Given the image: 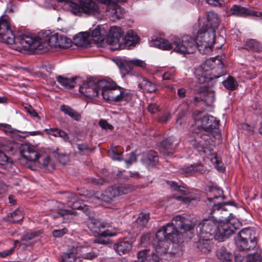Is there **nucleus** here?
<instances>
[{"mask_svg": "<svg viewBox=\"0 0 262 262\" xmlns=\"http://www.w3.org/2000/svg\"><path fill=\"white\" fill-rule=\"evenodd\" d=\"M59 38L57 33L47 35L43 38L31 34H22L15 37L11 28L10 18L5 15L0 17V41L15 45L17 51L24 49L41 53L48 50V46L63 47L59 44Z\"/></svg>", "mask_w": 262, "mask_h": 262, "instance_id": "f257e3e1", "label": "nucleus"}, {"mask_svg": "<svg viewBox=\"0 0 262 262\" xmlns=\"http://www.w3.org/2000/svg\"><path fill=\"white\" fill-rule=\"evenodd\" d=\"M225 72L224 64L219 56L206 59L200 65L195 72L196 82L199 85L194 90V102L202 100L207 105H211L215 100V94L213 91L209 90L208 83L213 78L222 76Z\"/></svg>", "mask_w": 262, "mask_h": 262, "instance_id": "f03ea898", "label": "nucleus"}, {"mask_svg": "<svg viewBox=\"0 0 262 262\" xmlns=\"http://www.w3.org/2000/svg\"><path fill=\"white\" fill-rule=\"evenodd\" d=\"M194 224L188 219L178 215L173 218L172 223H168L166 226H162L157 232L154 240L153 246L157 251L160 253H167L168 242L177 243L181 237V234L177 229L180 228L184 231H190Z\"/></svg>", "mask_w": 262, "mask_h": 262, "instance_id": "7ed1b4c3", "label": "nucleus"}, {"mask_svg": "<svg viewBox=\"0 0 262 262\" xmlns=\"http://www.w3.org/2000/svg\"><path fill=\"white\" fill-rule=\"evenodd\" d=\"M205 31H206V29H203V28L199 30L195 39L188 36H185L183 37L182 39L176 38L170 43L165 39L157 38L151 41L150 46L165 50H173L174 51L182 54H192L195 52L197 49H198L201 53L207 54L212 51V48L214 43L215 38L213 39L212 42L210 43H210H208L210 51L203 52V50H201V48L204 49L203 47L206 46L204 43L206 42V41L207 39L203 37L201 39L202 41L199 42V41H198V37L200 32H204Z\"/></svg>", "mask_w": 262, "mask_h": 262, "instance_id": "20e7f679", "label": "nucleus"}, {"mask_svg": "<svg viewBox=\"0 0 262 262\" xmlns=\"http://www.w3.org/2000/svg\"><path fill=\"white\" fill-rule=\"evenodd\" d=\"M103 98L114 101H128L132 98L131 94L126 90L117 86L114 82L101 80L99 83Z\"/></svg>", "mask_w": 262, "mask_h": 262, "instance_id": "39448f33", "label": "nucleus"}, {"mask_svg": "<svg viewBox=\"0 0 262 262\" xmlns=\"http://www.w3.org/2000/svg\"><path fill=\"white\" fill-rule=\"evenodd\" d=\"M203 111L195 110L192 114V117L195 122L199 123L202 129L200 130L211 134L215 138L221 137V133L218 128L219 120L212 116L205 115L202 117Z\"/></svg>", "mask_w": 262, "mask_h": 262, "instance_id": "423d86ee", "label": "nucleus"}, {"mask_svg": "<svg viewBox=\"0 0 262 262\" xmlns=\"http://www.w3.org/2000/svg\"><path fill=\"white\" fill-rule=\"evenodd\" d=\"M239 222L236 219L234 218L232 213L229 216H221L219 217L216 231V237L215 239L222 241L224 238H228L239 228Z\"/></svg>", "mask_w": 262, "mask_h": 262, "instance_id": "0eeeda50", "label": "nucleus"}, {"mask_svg": "<svg viewBox=\"0 0 262 262\" xmlns=\"http://www.w3.org/2000/svg\"><path fill=\"white\" fill-rule=\"evenodd\" d=\"M207 24L205 27L206 31H205L204 32H200L198 37V41L199 42L202 41L201 39L203 37L208 39L204 43L206 46L203 47L204 49L202 48L201 49L203 50V52L210 51V48L208 47L209 45L207 43L210 44L212 42L215 37V30L218 28L220 24V20L217 14L213 11H209L207 13Z\"/></svg>", "mask_w": 262, "mask_h": 262, "instance_id": "6e6552de", "label": "nucleus"}, {"mask_svg": "<svg viewBox=\"0 0 262 262\" xmlns=\"http://www.w3.org/2000/svg\"><path fill=\"white\" fill-rule=\"evenodd\" d=\"M189 142L199 152L208 154L213 150V145L210 134L200 130V128L192 133V136Z\"/></svg>", "mask_w": 262, "mask_h": 262, "instance_id": "1a4fd4ad", "label": "nucleus"}, {"mask_svg": "<svg viewBox=\"0 0 262 262\" xmlns=\"http://www.w3.org/2000/svg\"><path fill=\"white\" fill-rule=\"evenodd\" d=\"M235 240L237 248L241 251L253 250L257 245L255 231L251 228L242 229Z\"/></svg>", "mask_w": 262, "mask_h": 262, "instance_id": "9d476101", "label": "nucleus"}, {"mask_svg": "<svg viewBox=\"0 0 262 262\" xmlns=\"http://www.w3.org/2000/svg\"><path fill=\"white\" fill-rule=\"evenodd\" d=\"M223 191L219 188L215 187L211 189L210 192L207 194V200L209 202V205L212 207L210 214H215L216 215L223 214L224 216H228L227 210L225 206L227 204L233 205L234 203L233 202H228L226 203L214 202V200L218 199L222 196Z\"/></svg>", "mask_w": 262, "mask_h": 262, "instance_id": "9b49d317", "label": "nucleus"}, {"mask_svg": "<svg viewBox=\"0 0 262 262\" xmlns=\"http://www.w3.org/2000/svg\"><path fill=\"white\" fill-rule=\"evenodd\" d=\"M219 218L209 216L204 219L196 227L199 236L206 238L216 237Z\"/></svg>", "mask_w": 262, "mask_h": 262, "instance_id": "f8f14e48", "label": "nucleus"}, {"mask_svg": "<svg viewBox=\"0 0 262 262\" xmlns=\"http://www.w3.org/2000/svg\"><path fill=\"white\" fill-rule=\"evenodd\" d=\"M130 190V187L126 185H114L108 187L103 193H96L92 198V200L110 202L116 197L128 193Z\"/></svg>", "mask_w": 262, "mask_h": 262, "instance_id": "ddd939ff", "label": "nucleus"}, {"mask_svg": "<svg viewBox=\"0 0 262 262\" xmlns=\"http://www.w3.org/2000/svg\"><path fill=\"white\" fill-rule=\"evenodd\" d=\"M87 226L92 232L101 237H111L116 235L109 229L110 226L108 223L99 220L91 219L88 221Z\"/></svg>", "mask_w": 262, "mask_h": 262, "instance_id": "4468645a", "label": "nucleus"}, {"mask_svg": "<svg viewBox=\"0 0 262 262\" xmlns=\"http://www.w3.org/2000/svg\"><path fill=\"white\" fill-rule=\"evenodd\" d=\"M123 35V32L120 27L114 26L110 28L106 41L112 46V51L124 49V45L120 42Z\"/></svg>", "mask_w": 262, "mask_h": 262, "instance_id": "2eb2a0df", "label": "nucleus"}, {"mask_svg": "<svg viewBox=\"0 0 262 262\" xmlns=\"http://www.w3.org/2000/svg\"><path fill=\"white\" fill-rule=\"evenodd\" d=\"M100 80L90 79L83 82L79 88V92L88 98H93L98 96L99 90L101 89L99 83Z\"/></svg>", "mask_w": 262, "mask_h": 262, "instance_id": "dca6fc26", "label": "nucleus"}, {"mask_svg": "<svg viewBox=\"0 0 262 262\" xmlns=\"http://www.w3.org/2000/svg\"><path fill=\"white\" fill-rule=\"evenodd\" d=\"M69 197L71 198V200L69 202L72 203V205H70L71 207H72V209H59L58 210V213L59 215H60L62 216L66 215H75L76 212L75 210V209L82 210L86 215H90L91 210L89 207L86 205H84L83 206H82L81 205H79L78 203L76 202L77 198L75 194H71ZM69 205H70V204Z\"/></svg>", "mask_w": 262, "mask_h": 262, "instance_id": "f3484780", "label": "nucleus"}, {"mask_svg": "<svg viewBox=\"0 0 262 262\" xmlns=\"http://www.w3.org/2000/svg\"><path fill=\"white\" fill-rule=\"evenodd\" d=\"M119 69L124 71L126 73L129 74L134 67H137L141 68H145V62L142 60L134 59L130 60H120L117 62Z\"/></svg>", "mask_w": 262, "mask_h": 262, "instance_id": "a211bd4d", "label": "nucleus"}, {"mask_svg": "<svg viewBox=\"0 0 262 262\" xmlns=\"http://www.w3.org/2000/svg\"><path fill=\"white\" fill-rule=\"evenodd\" d=\"M231 14L238 17H247L248 16H260L261 12H255L249 10L240 5H234L230 9Z\"/></svg>", "mask_w": 262, "mask_h": 262, "instance_id": "6ab92c4d", "label": "nucleus"}, {"mask_svg": "<svg viewBox=\"0 0 262 262\" xmlns=\"http://www.w3.org/2000/svg\"><path fill=\"white\" fill-rule=\"evenodd\" d=\"M155 249H156L155 248ZM156 253L150 250H144L138 253V258L140 262H159V255L162 253H158L155 249Z\"/></svg>", "mask_w": 262, "mask_h": 262, "instance_id": "aec40b11", "label": "nucleus"}, {"mask_svg": "<svg viewBox=\"0 0 262 262\" xmlns=\"http://www.w3.org/2000/svg\"><path fill=\"white\" fill-rule=\"evenodd\" d=\"M82 12L89 15L99 13V10L96 3L93 0H79Z\"/></svg>", "mask_w": 262, "mask_h": 262, "instance_id": "412c9836", "label": "nucleus"}, {"mask_svg": "<svg viewBox=\"0 0 262 262\" xmlns=\"http://www.w3.org/2000/svg\"><path fill=\"white\" fill-rule=\"evenodd\" d=\"M141 161L145 166L150 168L158 163L159 157L156 151L149 150L143 154Z\"/></svg>", "mask_w": 262, "mask_h": 262, "instance_id": "4be33fe9", "label": "nucleus"}, {"mask_svg": "<svg viewBox=\"0 0 262 262\" xmlns=\"http://www.w3.org/2000/svg\"><path fill=\"white\" fill-rule=\"evenodd\" d=\"M138 88L142 92L152 93L156 91L155 84L141 76L137 77Z\"/></svg>", "mask_w": 262, "mask_h": 262, "instance_id": "5701e85b", "label": "nucleus"}, {"mask_svg": "<svg viewBox=\"0 0 262 262\" xmlns=\"http://www.w3.org/2000/svg\"><path fill=\"white\" fill-rule=\"evenodd\" d=\"M20 152L21 156L28 161H36L40 157L36 150L27 144L21 145Z\"/></svg>", "mask_w": 262, "mask_h": 262, "instance_id": "b1692460", "label": "nucleus"}, {"mask_svg": "<svg viewBox=\"0 0 262 262\" xmlns=\"http://www.w3.org/2000/svg\"><path fill=\"white\" fill-rule=\"evenodd\" d=\"M206 170L204 166L200 164L190 165L185 166L179 170V172L184 175L185 177L193 174L195 172H200L201 173H205Z\"/></svg>", "mask_w": 262, "mask_h": 262, "instance_id": "393cba45", "label": "nucleus"}, {"mask_svg": "<svg viewBox=\"0 0 262 262\" xmlns=\"http://www.w3.org/2000/svg\"><path fill=\"white\" fill-rule=\"evenodd\" d=\"M81 260L78 247H73L62 255L61 262H78Z\"/></svg>", "mask_w": 262, "mask_h": 262, "instance_id": "a878e982", "label": "nucleus"}, {"mask_svg": "<svg viewBox=\"0 0 262 262\" xmlns=\"http://www.w3.org/2000/svg\"><path fill=\"white\" fill-rule=\"evenodd\" d=\"M132 248V243L127 240H120L114 245V249L120 255L128 253Z\"/></svg>", "mask_w": 262, "mask_h": 262, "instance_id": "bb28decb", "label": "nucleus"}, {"mask_svg": "<svg viewBox=\"0 0 262 262\" xmlns=\"http://www.w3.org/2000/svg\"><path fill=\"white\" fill-rule=\"evenodd\" d=\"M212 238H206L199 236L197 243L198 249L203 253L207 254L211 251L213 247Z\"/></svg>", "mask_w": 262, "mask_h": 262, "instance_id": "cd10ccee", "label": "nucleus"}, {"mask_svg": "<svg viewBox=\"0 0 262 262\" xmlns=\"http://www.w3.org/2000/svg\"><path fill=\"white\" fill-rule=\"evenodd\" d=\"M174 142V138L173 137L165 139L160 143L159 150L165 155L172 154L173 151V144Z\"/></svg>", "mask_w": 262, "mask_h": 262, "instance_id": "c85d7f7f", "label": "nucleus"}, {"mask_svg": "<svg viewBox=\"0 0 262 262\" xmlns=\"http://www.w3.org/2000/svg\"><path fill=\"white\" fill-rule=\"evenodd\" d=\"M138 36L135 32L132 30L128 31L124 37L121 39V40L123 41L122 44L124 45V49L126 47H130L136 45L138 41Z\"/></svg>", "mask_w": 262, "mask_h": 262, "instance_id": "c756f323", "label": "nucleus"}, {"mask_svg": "<svg viewBox=\"0 0 262 262\" xmlns=\"http://www.w3.org/2000/svg\"><path fill=\"white\" fill-rule=\"evenodd\" d=\"M106 31L103 27L98 26L93 30L90 37L96 43H101L104 41L105 37Z\"/></svg>", "mask_w": 262, "mask_h": 262, "instance_id": "7c9ffc66", "label": "nucleus"}, {"mask_svg": "<svg viewBox=\"0 0 262 262\" xmlns=\"http://www.w3.org/2000/svg\"><path fill=\"white\" fill-rule=\"evenodd\" d=\"M90 35L87 32H81L74 37V41L77 46L86 48L89 45Z\"/></svg>", "mask_w": 262, "mask_h": 262, "instance_id": "2f4dec72", "label": "nucleus"}, {"mask_svg": "<svg viewBox=\"0 0 262 262\" xmlns=\"http://www.w3.org/2000/svg\"><path fill=\"white\" fill-rule=\"evenodd\" d=\"M60 110L65 115H67L70 117L74 119L76 121L80 120L81 116L80 114L73 109L72 107L66 105H61L60 106Z\"/></svg>", "mask_w": 262, "mask_h": 262, "instance_id": "473e14b6", "label": "nucleus"}, {"mask_svg": "<svg viewBox=\"0 0 262 262\" xmlns=\"http://www.w3.org/2000/svg\"><path fill=\"white\" fill-rule=\"evenodd\" d=\"M76 77L68 78L61 76H58L56 77L57 82L66 89H71L74 88L76 84Z\"/></svg>", "mask_w": 262, "mask_h": 262, "instance_id": "72a5a7b5", "label": "nucleus"}, {"mask_svg": "<svg viewBox=\"0 0 262 262\" xmlns=\"http://www.w3.org/2000/svg\"><path fill=\"white\" fill-rule=\"evenodd\" d=\"M78 248L80 258L92 260L98 256V254L94 251L88 252L87 248L84 247H79Z\"/></svg>", "mask_w": 262, "mask_h": 262, "instance_id": "f704fd0d", "label": "nucleus"}, {"mask_svg": "<svg viewBox=\"0 0 262 262\" xmlns=\"http://www.w3.org/2000/svg\"><path fill=\"white\" fill-rule=\"evenodd\" d=\"M149 218V213L141 212L139 214L135 224L137 225V228L141 229L147 224Z\"/></svg>", "mask_w": 262, "mask_h": 262, "instance_id": "c9c22d12", "label": "nucleus"}, {"mask_svg": "<svg viewBox=\"0 0 262 262\" xmlns=\"http://www.w3.org/2000/svg\"><path fill=\"white\" fill-rule=\"evenodd\" d=\"M24 218L23 213L20 209H16L13 212L8 215L6 218V221L11 223H16L21 221Z\"/></svg>", "mask_w": 262, "mask_h": 262, "instance_id": "e433bc0d", "label": "nucleus"}, {"mask_svg": "<svg viewBox=\"0 0 262 262\" xmlns=\"http://www.w3.org/2000/svg\"><path fill=\"white\" fill-rule=\"evenodd\" d=\"M122 153L123 152L117 146L111 147L108 151V154L113 160H123V158Z\"/></svg>", "mask_w": 262, "mask_h": 262, "instance_id": "4c0bfd02", "label": "nucleus"}, {"mask_svg": "<svg viewBox=\"0 0 262 262\" xmlns=\"http://www.w3.org/2000/svg\"><path fill=\"white\" fill-rule=\"evenodd\" d=\"M245 48L247 50L258 51L260 48V45L259 43L255 40L250 39L246 41Z\"/></svg>", "mask_w": 262, "mask_h": 262, "instance_id": "58836bf2", "label": "nucleus"}, {"mask_svg": "<svg viewBox=\"0 0 262 262\" xmlns=\"http://www.w3.org/2000/svg\"><path fill=\"white\" fill-rule=\"evenodd\" d=\"M223 85L228 90L233 91L236 89L238 83L236 80L232 77L229 76L223 82Z\"/></svg>", "mask_w": 262, "mask_h": 262, "instance_id": "ea45409f", "label": "nucleus"}, {"mask_svg": "<svg viewBox=\"0 0 262 262\" xmlns=\"http://www.w3.org/2000/svg\"><path fill=\"white\" fill-rule=\"evenodd\" d=\"M167 183L170 188L173 189L174 190L180 192L184 195H186L189 193L188 190L186 189L183 186L178 185L177 183L173 181H167Z\"/></svg>", "mask_w": 262, "mask_h": 262, "instance_id": "a19ab883", "label": "nucleus"}, {"mask_svg": "<svg viewBox=\"0 0 262 262\" xmlns=\"http://www.w3.org/2000/svg\"><path fill=\"white\" fill-rule=\"evenodd\" d=\"M69 6L72 13L78 16L81 15L82 12L80 5H79L78 4L71 1L69 4Z\"/></svg>", "mask_w": 262, "mask_h": 262, "instance_id": "79ce46f5", "label": "nucleus"}, {"mask_svg": "<svg viewBox=\"0 0 262 262\" xmlns=\"http://www.w3.org/2000/svg\"><path fill=\"white\" fill-rule=\"evenodd\" d=\"M217 255L223 262H228L231 260V254L224 250H220L217 252Z\"/></svg>", "mask_w": 262, "mask_h": 262, "instance_id": "37998d69", "label": "nucleus"}, {"mask_svg": "<svg viewBox=\"0 0 262 262\" xmlns=\"http://www.w3.org/2000/svg\"><path fill=\"white\" fill-rule=\"evenodd\" d=\"M211 162L216 167L218 171L223 172L224 170V167L222 161H221L217 156H214L211 159Z\"/></svg>", "mask_w": 262, "mask_h": 262, "instance_id": "c03bdc74", "label": "nucleus"}, {"mask_svg": "<svg viewBox=\"0 0 262 262\" xmlns=\"http://www.w3.org/2000/svg\"><path fill=\"white\" fill-rule=\"evenodd\" d=\"M248 262H262L261 257L258 250L255 253L248 255Z\"/></svg>", "mask_w": 262, "mask_h": 262, "instance_id": "a18cd8bd", "label": "nucleus"}, {"mask_svg": "<svg viewBox=\"0 0 262 262\" xmlns=\"http://www.w3.org/2000/svg\"><path fill=\"white\" fill-rule=\"evenodd\" d=\"M71 42L70 39L66 36L59 35V43L63 45V47H58V48L62 49L68 48L70 46Z\"/></svg>", "mask_w": 262, "mask_h": 262, "instance_id": "49530a36", "label": "nucleus"}, {"mask_svg": "<svg viewBox=\"0 0 262 262\" xmlns=\"http://www.w3.org/2000/svg\"><path fill=\"white\" fill-rule=\"evenodd\" d=\"M206 3L212 6L216 7H222L225 5L224 0H205Z\"/></svg>", "mask_w": 262, "mask_h": 262, "instance_id": "de8ad7c7", "label": "nucleus"}, {"mask_svg": "<svg viewBox=\"0 0 262 262\" xmlns=\"http://www.w3.org/2000/svg\"><path fill=\"white\" fill-rule=\"evenodd\" d=\"M61 129L53 127L49 128H46L44 129V131L48 135H52L55 137H58L59 132Z\"/></svg>", "mask_w": 262, "mask_h": 262, "instance_id": "09e8293b", "label": "nucleus"}, {"mask_svg": "<svg viewBox=\"0 0 262 262\" xmlns=\"http://www.w3.org/2000/svg\"><path fill=\"white\" fill-rule=\"evenodd\" d=\"M37 236V234L36 232L27 233L22 236L21 240L22 241L28 242L34 239Z\"/></svg>", "mask_w": 262, "mask_h": 262, "instance_id": "8fccbe9b", "label": "nucleus"}, {"mask_svg": "<svg viewBox=\"0 0 262 262\" xmlns=\"http://www.w3.org/2000/svg\"><path fill=\"white\" fill-rule=\"evenodd\" d=\"M235 262H248V255L246 256L241 253H237L235 255Z\"/></svg>", "mask_w": 262, "mask_h": 262, "instance_id": "3c124183", "label": "nucleus"}, {"mask_svg": "<svg viewBox=\"0 0 262 262\" xmlns=\"http://www.w3.org/2000/svg\"><path fill=\"white\" fill-rule=\"evenodd\" d=\"M67 231L66 228H63L60 230H54L52 232V234L53 236L55 237H60L63 235Z\"/></svg>", "mask_w": 262, "mask_h": 262, "instance_id": "603ef678", "label": "nucleus"}, {"mask_svg": "<svg viewBox=\"0 0 262 262\" xmlns=\"http://www.w3.org/2000/svg\"><path fill=\"white\" fill-rule=\"evenodd\" d=\"M148 111L151 114H155L159 111V106L156 103H150L147 106Z\"/></svg>", "mask_w": 262, "mask_h": 262, "instance_id": "864d4df0", "label": "nucleus"}, {"mask_svg": "<svg viewBox=\"0 0 262 262\" xmlns=\"http://www.w3.org/2000/svg\"><path fill=\"white\" fill-rule=\"evenodd\" d=\"M58 137H60L65 142H70V137L68 133H67L64 130L60 129L59 132Z\"/></svg>", "mask_w": 262, "mask_h": 262, "instance_id": "5fc2aeb1", "label": "nucleus"}, {"mask_svg": "<svg viewBox=\"0 0 262 262\" xmlns=\"http://www.w3.org/2000/svg\"><path fill=\"white\" fill-rule=\"evenodd\" d=\"M137 161V156L136 154L132 152L129 155V158L128 159L126 160L125 163L129 166L133 163Z\"/></svg>", "mask_w": 262, "mask_h": 262, "instance_id": "6e6d98bb", "label": "nucleus"}, {"mask_svg": "<svg viewBox=\"0 0 262 262\" xmlns=\"http://www.w3.org/2000/svg\"><path fill=\"white\" fill-rule=\"evenodd\" d=\"M176 200L179 201H181L185 204H189L193 199L190 197H186L185 196H175Z\"/></svg>", "mask_w": 262, "mask_h": 262, "instance_id": "4d7b16f0", "label": "nucleus"}, {"mask_svg": "<svg viewBox=\"0 0 262 262\" xmlns=\"http://www.w3.org/2000/svg\"><path fill=\"white\" fill-rule=\"evenodd\" d=\"M14 252V248H11L9 249L0 251V257L2 258H6L11 255Z\"/></svg>", "mask_w": 262, "mask_h": 262, "instance_id": "13d9d810", "label": "nucleus"}, {"mask_svg": "<svg viewBox=\"0 0 262 262\" xmlns=\"http://www.w3.org/2000/svg\"><path fill=\"white\" fill-rule=\"evenodd\" d=\"M171 118V115L169 113H165L160 116L158 120L161 123H165Z\"/></svg>", "mask_w": 262, "mask_h": 262, "instance_id": "bf43d9fd", "label": "nucleus"}, {"mask_svg": "<svg viewBox=\"0 0 262 262\" xmlns=\"http://www.w3.org/2000/svg\"><path fill=\"white\" fill-rule=\"evenodd\" d=\"M100 126L105 129H112L113 127L112 125L108 124L105 120H100L99 121Z\"/></svg>", "mask_w": 262, "mask_h": 262, "instance_id": "052dcab7", "label": "nucleus"}, {"mask_svg": "<svg viewBox=\"0 0 262 262\" xmlns=\"http://www.w3.org/2000/svg\"><path fill=\"white\" fill-rule=\"evenodd\" d=\"M77 148L79 150L80 154L84 155L85 151L88 150V146L85 143L79 144L77 145Z\"/></svg>", "mask_w": 262, "mask_h": 262, "instance_id": "680f3d73", "label": "nucleus"}, {"mask_svg": "<svg viewBox=\"0 0 262 262\" xmlns=\"http://www.w3.org/2000/svg\"><path fill=\"white\" fill-rule=\"evenodd\" d=\"M7 156L3 151L0 150V164L4 165L8 161Z\"/></svg>", "mask_w": 262, "mask_h": 262, "instance_id": "e2e57ef3", "label": "nucleus"}, {"mask_svg": "<svg viewBox=\"0 0 262 262\" xmlns=\"http://www.w3.org/2000/svg\"><path fill=\"white\" fill-rule=\"evenodd\" d=\"M39 158L41 159V160H42V162L41 164L43 166H47L49 164L50 159L48 156H40V157Z\"/></svg>", "mask_w": 262, "mask_h": 262, "instance_id": "0e129e2a", "label": "nucleus"}, {"mask_svg": "<svg viewBox=\"0 0 262 262\" xmlns=\"http://www.w3.org/2000/svg\"><path fill=\"white\" fill-rule=\"evenodd\" d=\"M174 76L173 72H166L163 75V80H170L173 78Z\"/></svg>", "mask_w": 262, "mask_h": 262, "instance_id": "69168bd1", "label": "nucleus"}, {"mask_svg": "<svg viewBox=\"0 0 262 262\" xmlns=\"http://www.w3.org/2000/svg\"><path fill=\"white\" fill-rule=\"evenodd\" d=\"M94 243L105 245L108 244L110 243V241L101 238H96L94 240Z\"/></svg>", "mask_w": 262, "mask_h": 262, "instance_id": "338daca9", "label": "nucleus"}, {"mask_svg": "<svg viewBox=\"0 0 262 262\" xmlns=\"http://www.w3.org/2000/svg\"><path fill=\"white\" fill-rule=\"evenodd\" d=\"M185 90L183 88L178 90V95L181 98H183L185 97Z\"/></svg>", "mask_w": 262, "mask_h": 262, "instance_id": "774afa93", "label": "nucleus"}]
</instances>
